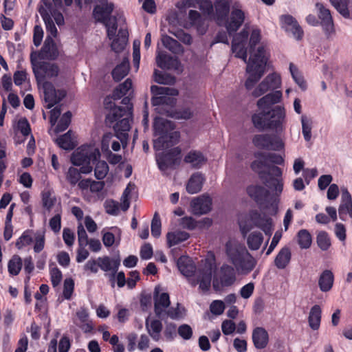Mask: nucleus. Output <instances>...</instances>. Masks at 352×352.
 <instances>
[{"instance_id": "nucleus-17", "label": "nucleus", "mask_w": 352, "mask_h": 352, "mask_svg": "<svg viewBox=\"0 0 352 352\" xmlns=\"http://www.w3.org/2000/svg\"><path fill=\"white\" fill-rule=\"evenodd\" d=\"M42 88L44 94V100L47 104L46 107L51 109L55 104L59 103L66 96L64 90H56L54 85L48 81H45L42 84Z\"/></svg>"}, {"instance_id": "nucleus-49", "label": "nucleus", "mask_w": 352, "mask_h": 352, "mask_svg": "<svg viewBox=\"0 0 352 352\" xmlns=\"http://www.w3.org/2000/svg\"><path fill=\"white\" fill-rule=\"evenodd\" d=\"M94 164L95 177L99 180L104 179L109 171V166L107 163L105 161H100L98 159Z\"/></svg>"}, {"instance_id": "nucleus-28", "label": "nucleus", "mask_w": 352, "mask_h": 352, "mask_svg": "<svg viewBox=\"0 0 352 352\" xmlns=\"http://www.w3.org/2000/svg\"><path fill=\"white\" fill-rule=\"evenodd\" d=\"M215 9L214 19L219 25L223 23L230 12V3L226 0H216L214 4Z\"/></svg>"}, {"instance_id": "nucleus-45", "label": "nucleus", "mask_w": 352, "mask_h": 352, "mask_svg": "<svg viewBox=\"0 0 352 352\" xmlns=\"http://www.w3.org/2000/svg\"><path fill=\"white\" fill-rule=\"evenodd\" d=\"M23 265L21 258L18 255H14L9 261L8 269L10 274L16 276L19 274Z\"/></svg>"}, {"instance_id": "nucleus-56", "label": "nucleus", "mask_w": 352, "mask_h": 352, "mask_svg": "<svg viewBox=\"0 0 352 352\" xmlns=\"http://www.w3.org/2000/svg\"><path fill=\"white\" fill-rule=\"evenodd\" d=\"M34 251L36 253L41 252L45 247V234L43 232L37 231L34 234Z\"/></svg>"}, {"instance_id": "nucleus-55", "label": "nucleus", "mask_w": 352, "mask_h": 352, "mask_svg": "<svg viewBox=\"0 0 352 352\" xmlns=\"http://www.w3.org/2000/svg\"><path fill=\"white\" fill-rule=\"evenodd\" d=\"M72 116V113L69 111H67L62 116L56 126V133L64 131L67 129L71 123Z\"/></svg>"}, {"instance_id": "nucleus-22", "label": "nucleus", "mask_w": 352, "mask_h": 352, "mask_svg": "<svg viewBox=\"0 0 352 352\" xmlns=\"http://www.w3.org/2000/svg\"><path fill=\"white\" fill-rule=\"evenodd\" d=\"M236 280V274L233 267L224 264L221 267L220 284L218 280L213 281V287L215 290L220 289L221 287L231 286Z\"/></svg>"}, {"instance_id": "nucleus-60", "label": "nucleus", "mask_w": 352, "mask_h": 352, "mask_svg": "<svg viewBox=\"0 0 352 352\" xmlns=\"http://www.w3.org/2000/svg\"><path fill=\"white\" fill-rule=\"evenodd\" d=\"M77 234L78 245L81 246L88 245L89 239L83 226L81 223H80L77 227Z\"/></svg>"}, {"instance_id": "nucleus-64", "label": "nucleus", "mask_w": 352, "mask_h": 352, "mask_svg": "<svg viewBox=\"0 0 352 352\" xmlns=\"http://www.w3.org/2000/svg\"><path fill=\"white\" fill-rule=\"evenodd\" d=\"M225 309V305L222 300H213L210 305V310L211 313L216 316L222 314Z\"/></svg>"}, {"instance_id": "nucleus-35", "label": "nucleus", "mask_w": 352, "mask_h": 352, "mask_svg": "<svg viewBox=\"0 0 352 352\" xmlns=\"http://www.w3.org/2000/svg\"><path fill=\"white\" fill-rule=\"evenodd\" d=\"M204 178L201 173L192 175L186 185V190L190 194H195L201 191Z\"/></svg>"}, {"instance_id": "nucleus-33", "label": "nucleus", "mask_w": 352, "mask_h": 352, "mask_svg": "<svg viewBox=\"0 0 352 352\" xmlns=\"http://www.w3.org/2000/svg\"><path fill=\"white\" fill-rule=\"evenodd\" d=\"M334 282V275L329 270H324L319 276L318 286L322 292L330 291Z\"/></svg>"}, {"instance_id": "nucleus-6", "label": "nucleus", "mask_w": 352, "mask_h": 352, "mask_svg": "<svg viewBox=\"0 0 352 352\" xmlns=\"http://www.w3.org/2000/svg\"><path fill=\"white\" fill-rule=\"evenodd\" d=\"M175 126V124L170 120L155 118L153 124L154 133L155 135L159 136L153 142L155 151L168 148L179 142L180 134L174 131Z\"/></svg>"}, {"instance_id": "nucleus-50", "label": "nucleus", "mask_w": 352, "mask_h": 352, "mask_svg": "<svg viewBox=\"0 0 352 352\" xmlns=\"http://www.w3.org/2000/svg\"><path fill=\"white\" fill-rule=\"evenodd\" d=\"M331 5L344 18L347 19L350 16V12L348 8L346 0H329Z\"/></svg>"}, {"instance_id": "nucleus-63", "label": "nucleus", "mask_w": 352, "mask_h": 352, "mask_svg": "<svg viewBox=\"0 0 352 352\" xmlns=\"http://www.w3.org/2000/svg\"><path fill=\"white\" fill-rule=\"evenodd\" d=\"M74 288V282L72 278H66L64 281L63 295L67 300L72 297Z\"/></svg>"}, {"instance_id": "nucleus-36", "label": "nucleus", "mask_w": 352, "mask_h": 352, "mask_svg": "<svg viewBox=\"0 0 352 352\" xmlns=\"http://www.w3.org/2000/svg\"><path fill=\"white\" fill-rule=\"evenodd\" d=\"M179 224L183 228L192 230L197 227H203L204 224H207L209 226L212 224V221L208 218H206L200 221H197L191 217H184L180 219Z\"/></svg>"}, {"instance_id": "nucleus-54", "label": "nucleus", "mask_w": 352, "mask_h": 352, "mask_svg": "<svg viewBox=\"0 0 352 352\" xmlns=\"http://www.w3.org/2000/svg\"><path fill=\"white\" fill-rule=\"evenodd\" d=\"M184 308L180 307L179 303L176 307H168L167 311H164V318H170L173 320H179L184 316Z\"/></svg>"}, {"instance_id": "nucleus-43", "label": "nucleus", "mask_w": 352, "mask_h": 352, "mask_svg": "<svg viewBox=\"0 0 352 352\" xmlns=\"http://www.w3.org/2000/svg\"><path fill=\"white\" fill-rule=\"evenodd\" d=\"M72 131H68L64 135L58 138L56 140L57 144L65 150H72L75 147V144L72 138Z\"/></svg>"}, {"instance_id": "nucleus-34", "label": "nucleus", "mask_w": 352, "mask_h": 352, "mask_svg": "<svg viewBox=\"0 0 352 352\" xmlns=\"http://www.w3.org/2000/svg\"><path fill=\"white\" fill-rule=\"evenodd\" d=\"M292 253L289 248L284 247L278 252L274 259V265L279 270L285 269L290 263Z\"/></svg>"}, {"instance_id": "nucleus-44", "label": "nucleus", "mask_w": 352, "mask_h": 352, "mask_svg": "<svg viewBox=\"0 0 352 352\" xmlns=\"http://www.w3.org/2000/svg\"><path fill=\"white\" fill-rule=\"evenodd\" d=\"M298 243L300 248H309L312 242L311 235L307 230L302 229L297 234Z\"/></svg>"}, {"instance_id": "nucleus-30", "label": "nucleus", "mask_w": 352, "mask_h": 352, "mask_svg": "<svg viewBox=\"0 0 352 352\" xmlns=\"http://www.w3.org/2000/svg\"><path fill=\"white\" fill-rule=\"evenodd\" d=\"M101 5L96 6L94 9V15L99 22L104 21L109 18L114 9L113 3H107V0L100 3Z\"/></svg>"}, {"instance_id": "nucleus-12", "label": "nucleus", "mask_w": 352, "mask_h": 352, "mask_svg": "<svg viewBox=\"0 0 352 352\" xmlns=\"http://www.w3.org/2000/svg\"><path fill=\"white\" fill-rule=\"evenodd\" d=\"M182 150L174 147L167 152H161L156 155V161L159 168L165 171L168 168H175L180 164Z\"/></svg>"}, {"instance_id": "nucleus-53", "label": "nucleus", "mask_w": 352, "mask_h": 352, "mask_svg": "<svg viewBox=\"0 0 352 352\" xmlns=\"http://www.w3.org/2000/svg\"><path fill=\"white\" fill-rule=\"evenodd\" d=\"M289 71L296 83L298 84L302 90H305L306 89V82L304 80V78L299 72L298 68L292 63L289 64Z\"/></svg>"}, {"instance_id": "nucleus-1", "label": "nucleus", "mask_w": 352, "mask_h": 352, "mask_svg": "<svg viewBox=\"0 0 352 352\" xmlns=\"http://www.w3.org/2000/svg\"><path fill=\"white\" fill-rule=\"evenodd\" d=\"M249 32L243 29L239 34H236L232 40V50L235 56L241 58L247 63L246 72L249 74L245 86L248 90L254 87L255 84L261 79L264 74L267 58L266 51L263 46L258 47L256 52H253L255 46L260 42L261 31L258 29L253 30L250 38V56L247 60L246 43Z\"/></svg>"}, {"instance_id": "nucleus-37", "label": "nucleus", "mask_w": 352, "mask_h": 352, "mask_svg": "<svg viewBox=\"0 0 352 352\" xmlns=\"http://www.w3.org/2000/svg\"><path fill=\"white\" fill-rule=\"evenodd\" d=\"M189 237V233L181 230L170 232L166 234L167 243L168 247H172L183 241H185L188 239Z\"/></svg>"}, {"instance_id": "nucleus-40", "label": "nucleus", "mask_w": 352, "mask_h": 352, "mask_svg": "<svg viewBox=\"0 0 352 352\" xmlns=\"http://www.w3.org/2000/svg\"><path fill=\"white\" fill-rule=\"evenodd\" d=\"M146 328L149 336L154 341L157 342L160 340L161 338L160 333L163 328L162 323L160 320H153L150 324H148V322L146 321Z\"/></svg>"}, {"instance_id": "nucleus-8", "label": "nucleus", "mask_w": 352, "mask_h": 352, "mask_svg": "<svg viewBox=\"0 0 352 352\" xmlns=\"http://www.w3.org/2000/svg\"><path fill=\"white\" fill-rule=\"evenodd\" d=\"M100 153L98 148L90 146H82L76 150L71 156V162L76 166H81V172L88 174L92 171V165L100 159Z\"/></svg>"}, {"instance_id": "nucleus-24", "label": "nucleus", "mask_w": 352, "mask_h": 352, "mask_svg": "<svg viewBox=\"0 0 352 352\" xmlns=\"http://www.w3.org/2000/svg\"><path fill=\"white\" fill-rule=\"evenodd\" d=\"M338 214L342 221L348 215L352 219V197L346 188L342 189L341 201L338 207Z\"/></svg>"}, {"instance_id": "nucleus-7", "label": "nucleus", "mask_w": 352, "mask_h": 352, "mask_svg": "<svg viewBox=\"0 0 352 352\" xmlns=\"http://www.w3.org/2000/svg\"><path fill=\"white\" fill-rule=\"evenodd\" d=\"M38 10L45 23L47 36L52 38L56 37L58 31L54 21L58 26L63 25L65 21L63 14L54 8L50 0H41Z\"/></svg>"}, {"instance_id": "nucleus-15", "label": "nucleus", "mask_w": 352, "mask_h": 352, "mask_svg": "<svg viewBox=\"0 0 352 352\" xmlns=\"http://www.w3.org/2000/svg\"><path fill=\"white\" fill-rule=\"evenodd\" d=\"M281 85L280 76L276 73L267 75L252 91V96L258 98L267 91H274L280 88Z\"/></svg>"}, {"instance_id": "nucleus-31", "label": "nucleus", "mask_w": 352, "mask_h": 352, "mask_svg": "<svg viewBox=\"0 0 352 352\" xmlns=\"http://www.w3.org/2000/svg\"><path fill=\"white\" fill-rule=\"evenodd\" d=\"M41 54L43 58L55 60L58 56V51L56 45L50 36H47L44 45L41 49Z\"/></svg>"}, {"instance_id": "nucleus-39", "label": "nucleus", "mask_w": 352, "mask_h": 352, "mask_svg": "<svg viewBox=\"0 0 352 352\" xmlns=\"http://www.w3.org/2000/svg\"><path fill=\"white\" fill-rule=\"evenodd\" d=\"M321 308L319 305H315L310 310L308 322L309 327L313 330H318L320 325L321 321Z\"/></svg>"}, {"instance_id": "nucleus-59", "label": "nucleus", "mask_w": 352, "mask_h": 352, "mask_svg": "<svg viewBox=\"0 0 352 352\" xmlns=\"http://www.w3.org/2000/svg\"><path fill=\"white\" fill-rule=\"evenodd\" d=\"M151 234L155 238L161 234V221L157 212L154 214L151 221Z\"/></svg>"}, {"instance_id": "nucleus-27", "label": "nucleus", "mask_w": 352, "mask_h": 352, "mask_svg": "<svg viewBox=\"0 0 352 352\" xmlns=\"http://www.w3.org/2000/svg\"><path fill=\"white\" fill-rule=\"evenodd\" d=\"M251 221L254 226L261 229L267 235L272 232V219L262 216L258 211H252L250 214Z\"/></svg>"}, {"instance_id": "nucleus-18", "label": "nucleus", "mask_w": 352, "mask_h": 352, "mask_svg": "<svg viewBox=\"0 0 352 352\" xmlns=\"http://www.w3.org/2000/svg\"><path fill=\"white\" fill-rule=\"evenodd\" d=\"M239 227L243 236H247V244L251 250H257L260 248L263 241V236L260 232H252L248 236V233L252 229V226L246 223L240 222Z\"/></svg>"}, {"instance_id": "nucleus-29", "label": "nucleus", "mask_w": 352, "mask_h": 352, "mask_svg": "<svg viewBox=\"0 0 352 352\" xmlns=\"http://www.w3.org/2000/svg\"><path fill=\"white\" fill-rule=\"evenodd\" d=\"M252 342L256 349L261 350L269 343V334L263 327H256L252 331Z\"/></svg>"}, {"instance_id": "nucleus-42", "label": "nucleus", "mask_w": 352, "mask_h": 352, "mask_svg": "<svg viewBox=\"0 0 352 352\" xmlns=\"http://www.w3.org/2000/svg\"><path fill=\"white\" fill-rule=\"evenodd\" d=\"M254 157L256 158H263L265 161L270 162L274 164L283 165L284 164L283 157L276 153H264V152H256L254 153Z\"/></svg>"}, {"instance_id": "nucleus-25", "label": "nucleus", "mask_w": 352, "mask_h": 352, "mask_svg": "<svg viewBox=\"0 0 352 352\" xmlns=\"http://www.w3.org/2000/svg\"><path fill=\"white\" fill-rule=\"evenodd\" d=\"M212 199L209 196L201 195L192 200L190 207L194 214L201 215L211 210Z\"/></svg>"}, {"instance_id": "nucleus-5", "label": "nucleus", "mask_w": 352, "mask_h": 352, "mask_svg": "<svg viewBox=\"0 0 352 352\" xmlns=\"http://www.w3.org/2000/svg\"><path fill=\"white\" fill-rule=\"evenodd\" d=\"M109 98H105L104 105L105 109H109V113L106 116L105 123L107 126L113 127L115 131V135L123 144L128 138V131H129L130 120L131 116H128L126 111L122 107L114 106Z\"/></svg>"}, {"instance_id": "nucleus-62", "label": "nucleus", "mask_w": 352, "mask_h": 352, "mask_svg": "<svg viewBox=\"0 0 352 352\" xmlns=\"http://www.w3.org/2000/svg\"><path fill=\"white\" fill-rule=\"evenodd\" d=\"M51 230L54 233L60 232L61 228V213L58 211L52 218L50 219L49 222Z\"/></svg>"}, {"instance_id": "nucleus-48", "label": "nucleus", "mask_w": 352, "mask_h": 352, "mask_svg": "<svg viewBox=\"0 0 352 352\" xmlns=\"http://www.w3.org/2000/svg\"><path fill=\"white\" fill-rule=\"evenodd\" d=\"M34 241L33 231L27 230L23 232L21 236L16 241V247L22 249L23 247L30 245Z\"/></svg>"}, {"instance_id": "nucleus-4", "label": "nucleus", "mask_w": 352, "mask_h": 352, "mask_svg": "<svg viewBox=\"0 0 352 352\" xmlns=\"http://www.w3.org/2000/svg\"><path fill=\"white\" fill-rule=\"evenodd\" d=\"M252 123L259 131L271 129L277 133L285 131L286 112L282 106H276L272 109L261 111L252 116Z\"/></svg>"}, {"instance_id": "nucleus-32", "label": "nucleus", "mask_w": 352, "mask_h": 352, "mask_svg": "<svg viewBox=\"0 0 352 352\" xmlns=\"http://www.w3.org/2000/svg\"><path fill=\"white\" fill-rule=\"evenodd\" d=\"M156 63L157 66L163 69L175 68L178 65V61L176 58L164 52L158 53L156 57Z\"/></svg>"}, {"instance_id": "nucleus-14", "label": "nucleus", "mask_w": 352, "mask_h": 352, "mask_svg": "<svg viewBox=\"0 0 352 352\" xmlns=\"http://www.w3.org/2000/svg\"><path fill=\"white\" fill-rule=\"evenodd\" d=\"M31 63L33 73L38 83L44 81L45 78H51L58 75L59 69L56 64L47 62L34 63L33 60H31Z\"/></svg>"}, {"instance_id": "nucleus-10", "label": "nucleus", "mask_w": 352, "mask_h": 352, "mask_svg": "<svg viewBox=\"0 0 352 352\" xmlns=\"http://www.w3.org/2000/svg\"><path fill=\"white\" fill-rule=\"evenodd\" d=\"M151 91L153 96L151 100L152 104L157 106L156 110L158 111L164 109V105L173 107L175 104L176 100L170 96H176L179 94L177 89L175 88L160 87L157 85H152Z\"/></svg>"}, {"instance_id": "nucleus-3", "label": "nucleus", "mask_w": 352, "mask_h": 352, "mask_svg": "<svg viewBox=\"0 0 352 352\" xmlns=\"http://www.w3.org/2000/svg\"><path fill=\"white\" fill-rule=\"evenodd\" d=\"M228 260L239 274L247 275L256 267L257 261L248 251L245 246L235 240H229L225 245Z\"/></svg>"}, {"instance_id": "nucleus-47", "label": "nucleus", "mask_w": 352, "mask_h": 352, "mask_svg": "<svg viewBox=\"0 0 352 352\" xmlns=\"http://www.w3.org/2000/svg\"><path fill=\"white\" fill-rule=\"evenodd\" d=\"M81 168L80 169L70 166L67 171L65 173V177L67 181L72 185L75 186L81 179Z\"/></svg>"}, {"instance_id": "nucleus-38", "label": "nucleus", "mask_w": 352, "mask_h": 352, "mask_svg": "<svg viewBox=\"0 0 352 352\" xmlns=\"http://www.w3.org/2000/svg\"><path fill=\"white\" fill-rule=\"evenodd\" d=\"M205 161L206 159L203 154L197 151H190L184 157V162L190 164L192 167L195 168H199Z\"/></svg>"}, {"instance_id": "nucleus-23", "label": "nucleus", "mask_w": 352, "mask_h": 352, "mask_svg": "<svg viewBox=\"0 0 352 352\" xmlns=\"http://www.w3.org/2000/svg\"><path fill=\"white\" fill-rule=\"evenodd\" d=\"M245 20V14L240 9H233L229 18H227L226 28L230 35L235 33L241 26Z\"/></svg>"}, {"instance_id": "nucleus-61", "label": "nucleus", "mask_w": 352, "mask_h": 352, "mask_svg": "<svg viewBox=\"0 0 352 352\" xmlns=\"http://www.w3.org/2000/svg\"><path fill=\"white\" fill-rule=\"evenodd\" d=\"M164 336L167 341H173L177 336V326L174 323H168L164 331Z\"/></svg>"}, {"instance_id": "nucleus-58", "label": "nucleus", "mask_w": 352, "mask_h": 352, "mask_svg": "<svg viewBox=\"0 0 352 352\" xmlns=\"http://www.w3.org/2000/svg\"><path fill=\"white\" fill-rule=\"evenodd\" d=\"M199 10L206 15L211 16L214 14V5L210 0H198Z\"/></svg>"}, {"instance_id": "nucleus-41", "label": "nucleus", "mask_w": 352, "mask_h": 352, "mask_svg": "<svg viewBox=\"0 0 352 352\" xmlns=\"http://www.w3.org/2000/svg\"><path fill=\"white\" fill-rule=\"evenodd\" d=\"M129 63L128 60H124L120 65H117L112 71L113 79L118 82L124 78L129 73Z\"/></svg>"}, {"instance_id": "nucleus-46", "label": "nucleus", "mask_w": 352, "mask_h": 352, "mask_svg": "<svg viewBox=\"0 0 352 352\" xmlns=\"http://www.w3.org/2000/svg\"><path fill=\"white\" fill-rule=\"evenodd\" d=\"M164 46L173 53H178L182 51V47L179 43L168 35H164L162 38Z\"/></svg>"}, {"instance_id": "nucleus-20", "label": "nucleus", "mask_w": 352, "mask_h": 352, "mask_svg": "<svg viewBox=\"0 0 352 352\" xmlns=\"http://www.w3.org/2000/svg\"><path fill=\"white\" fill-rule=\"evenodd\" d=\"M248 195L258 205L260 208H265L268 204L270 192L263 186L251 185L247 188Z\"/></svg>"}, {"instance_id": "nucleus-51", "label": "nucleus", "mask_w": 352, "mask_h": 352, "mask_svg": "<svg viewBox=\"0 0 352 352\" xmlns=\"http://www.w3.org/2000/svg\"><path fill=\"white\" fill-rule=\"evenodd\" d=\"M316 242L320 249L322 251L327 250L331 245L329 234L325 231H320L318 233Z\"/></svg>"}, {"instance_id": "nucleus-2", "label": "nucleus", "mask_w": 352, "mask_h": 352, "mask_svg": "<svg viewBox=\"0 0 352 352\" xmlns=\"http://www.w3.org/2000/svg\"><path fill=\"white\" fill-rule=\"evenodd\" d=\"M177 265L181 274L188 278L192 287L199 284V289L203 292L209 290L213 272L212 263L206 264L197 270L194 262L189 256H182L178 258Z\"/></svg>"}, {"instance_id": "nucleus-52", "label": "nucleus", "mask_w": 352, "mask_h": 352, "mask_svg": "<svg viewBox=\"0 0 352 352\" xmlns=\"http://www.w3.org/2000/svg\"><path fill=\"white\" fill-rule=\"evenodd\" d=\"M154 80L162 85H173L175 82V78L173 76L157 69L154 72Z\"/></svg>"}, {"instance_id": "nucleus-9", "label": "nucleus", "mask_w": 352, "mask_h": 352, "mask_svg": "<svg viewBox=\"0 0 352 352\" xmlns=\"http://www.w3.org/2000/svg\"><path fill=\"white\" fill-rule=\"evenodd\" d=\"M120 265V258H111L108 256L98 257L97 259L91 258L84 265L85 271L96 274L100 268L101 270L107 272H110L113 278L115 277Z\"/></svg>"}, {"instance_id": "nucleus-19", "label": "nucleus", "mask_w": 352, "mask_h": 352, "mask_svg": "<svg viewBox=\"0 0 352 352\" xmlns=\"http://www.w3.org/2000/svg\"><path fill=\"white\" fill-rule=\"evenodd\" d=\"M154 311L155 316L161 319H164V311L170 305V297L168 293L160 294V287H155L153 294Z\"/></svg>"}, {"instance_id": "nucleus-57", "label": "nucleus", "mask_w": 352, "mask_h": 352, "mask_svg": "<svg viewBox=\"0 0 352 352\" xmlns=\"http://www.w3.org/2000/svg\"><path fill=\"white\" fill-rule=\"evenodd\" d=\"M302 133L307 142L311 138V123L305 116H301Z\"/></svg>"}, {"instance_id": "nucleus-26", "label": "nucleus", "mask_w": 352, "mask_h": 352, "mask_svg": "<svg viewBox=\"0 0 352 352\" xmlns=\"http://www.w3.org/2000/svg\"><path fill=\"white\" fill-rule=\"evenodd\" d=\"M283 94L281 91L275 90L263 96L257 101V107L261 111L272 109V106L280 102Z\"/></svg>"}, {"instance_id": "nucleus-16", "label": "nucleus", "mask_w": 352, "mask_h": 352, "mask_svg": "<svg viewBox=\"0 0 352 352\" xmlns=\"http://www.w3.org/2000/svg\"><path fill=\"white\" fill-rule=\"evenodd\" d=\"M317 10V15L320 19V25L327 38L335 33V28L333 17L329 9L322 3L317 2L315 5Z\"/></svg>"}, {"instance_id": "nucleus-13", "label": "nucleus", "mask_w": 352, "mask_h": 352, "mask_svg": "<svg viewBox=\"0 0 352 352\" xmlns=\"http://www.w3.org/2000/svg\"><path fill=\"white\" fill-rule=\"evenodd\" d=\"M254 145L261 149L279 151L284 148L282 140L275 135L258 134L255 135L252 139Z\"/></svg>"}, {"instance_id": "nucleus-11", "label": "nucleus", "mask_w": 352, "mask_h": 352, "mask_svg": "<svg viewBox=\"0 0 352 352\" xmlns=\"http://www.w3.org/2000/svg\"><path fill=\"white\" fill-rule=\"evenodd\" d=\"M267 161L263 158H257L251 164L252 169L258 173L259 178L263 184L270 189L274 190L276 195H279L283 189V183L280 179L275 177H270V173L263 170V168H268Z\"/></svg>"}, {"instance_id": "nucleus-21", "label": "nucleus", "mask_w": 352, "mask_h": 352, "mask_svg": "<svg viewBox=\"0 0 352 352\" xmlns=\"http://www.w3.org/2000/svg\"><path fill=\"white\" fill-rule=\"evenodd\" d=\"M282 28L289 32L297 40H300L303 36V30L298 21L292 15L285 14L280 17Z\"/></svg>"}]
</instances>
